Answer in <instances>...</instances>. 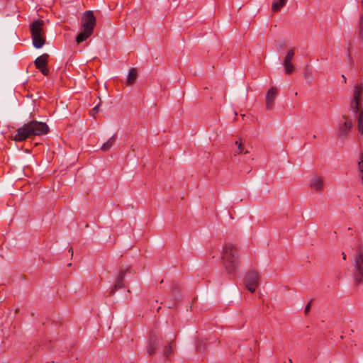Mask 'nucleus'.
<instances>
[{
    "mask_svg": "<svg viewBox=\"0 0 363 363\" xmlns=\"http://www.w3.org/2000/svg\"><path fill=\"white\" fill-rule=\"evenodd\" d=\"M49 130V127L45 123L33 120L19 127L9 138L16 142H23L34 136L45 135Z\"/></svg>",
    "mask_w": 363,
    "mask_h": 363,
    "instance_id": "obj_1",
    "label": "nucleus"
},
{
    "mask_svg": "<svg viewBox=\"0 0 363 363\" xmlns=\"http://www.w3.org/2000/svg\"><path fill=\"white\" fill-rule=\"evenodd\" d=\"M222 259L228 272L234 274L240 263L237 246L230 242L225 243L223 247Z\"/></svg>",
    "mask_w": 363,
    "mask_h": 363,
    "instance_id": "obj_2",
    "label": "nucleus"
},
{
    "mask_svg": "<svg viewBox=\"0 0 363 363\" xmlns=\"http://www.w3.org/2000/svg\"><path fill=\"white\" fill-rule=\"evenodd\" d=\"M96 19L92 11H86L82 17V30L77 35L76 41L81 43L88 39L93 33Z\"/></svg>",
    "mask_w": 363,
    "mask_h": 363,
    "instance_id": "obj_3",
    "label": "nucleus"
},
{
    "mask_svg": "<svg viewBox=\"0 0 363 363\" xmlns=\"http://www.w3.org/2000/svg\"><path fill=\"white\" fill-rule=\"evenodd\" d=\"M342 120L340 121L337 130V136L338 138L344 140L349 135L353 128L352 121L346 115H342Z\"/></svg>",
    "mask_w": 363,
    "mask_h": 363,
    "instance_id": "obj_4",
    "label": "nucleus"
},
{
    "mask_svg": "<svg viewBox=\"0 0 363 363\" xmlns=\"http://www.w3.org/2000/svg\"><path fill=\"white\" fill-rule=\"evenodd\" d=\"M259 277L257 272L254 270L249 271L244 279V284L245 288L247 289L250 292L253 293L255 291L256 288L259 285Z\"/></svg>",
    "mask_w": 363,
    "mask_h": 363,
    "instance_id": "obj_5",
    "label": "nucleus"
},
{
    "mask_svg": "<svg viewBox=\"0 0 363 363\" xmlns=\"http://www.w3.org/2000/svg\"><path fill=\"white\" fill-rule=\"evenodd\" d=\"M48 54H43L38 57L34 61L35 67L45 76H48L50 73L49 69L47 67L48 63Z\"/></svg>",
    "mask_w": 363,
    "mask_h": 363,
    "instance_id": "obj_6",
    "label": "nucleus"
},
{
    "mask_svg": "<svg viewBox=\"0 0 363 363\" xmlns=\"http://www.w3.org/2000/svg\"><path fill=\"white\" fill-rule=\"evenodd\" d=\"M162 342V338L158 337L155 333H151L149 341L147 345V352L150 355H152L156 352L157 349Z\"/></svg>",
    "mask_w": 363,
    "mask_h": 363,
    "instance_id": "obj_7",
    "label": "nucleus"
},
{
    "mask_svg": "<svg viewBox=\"0 0 363 363\" xmlns=\"http://www.w3.org/2000/svg\"><path fill=\"white\" fill-rule=\"evenodd\" d=\"M294 49H291L287 52L286 55L284 60L283 65L284 67L285 72L287 74H291L294 70V66L292 63V60L294 57Z\"/></svg>",
    "mask_w": 363,
    "mask_h": 363,
    "instance_id": "obj_8",
    "label": "nucleus"
},
{
    "mask_svg": "<svg viewBox=\"0 0 363 363\" xmlns=\"http://www.w3.org/2000/svg\"><path fill=\"white\" fill-rule=\"evenodd\" d=\"M128 272H130L129 269H124L120 271L116 279L114 286L109 291L110 295H113L116 290L124 287V277Z\"/></svg>",
    "mask_w": 363,
    "mask_h": 363,
    "instance_id": "obj_9",
    "label": "nucleus"
},
{
    "mask_svg": "<svg viewBox=\"0 0 363 363\" xmlns=\"http://www.w3.org/2000/svg\"><path fill=\"white\" fill-rule=\"evenodd\" d=\"M277 89L276 87H271L266 94V108L268 110L272 109L274 105V101L277 96Z\"/></svg>",
    "mask_w": 363,
    "mask_h": 363,
    "instance_id": "obj_10",
    "label": "nucleus"
},
{
    "mask_svg": "<svg viewBox=\"0 0 363 363\" xmlns=\"http://www.w3.org/2000/svg\"><path fill=\"white\" fill-rule=\"evenodd\" d=\"M43 26H44V21L40 19L35 20L30 25V30L31 33V35H36V34H40L44 33L43 32Z\"/></svg>",
    "mask_w": 363,
    "mask_h": 363,
    "instance_id": "obj_11",
    "label": "nucleus"
},
{
    "mask_svg": "<svg viewBox=\"0 0 363 363\" xmlns=\"http://www.w3.org/2000/svg\"><path fill=\"white\" fill-rule=\"evenodd\" d=\"M310 186L316 191H321L323 189V178L318 175H314L310 180Z\"/></svg>",
    "mask_w": 363,
    "mask_h": 363,
    "instance_id": "obj_12",
    "label": "nucleus"
},
{
    "mask_svg": "<svg viewBox=\"0 0 363 363\" xmlns=\"http://www.w3.org/2000/svg\"><path fill=\"white\" fill-rule=\"evenodd\" d=\"M31 38L33 40V45L37 49L41 48L45 43L44 33L31 35Z\"/></svg>",
    "mask_w": 363,
    "mask_h": 363,
    "instance_id": "obj_13",
    "label": "nucleus"
},
{
    "mask_svg": "<svg viewBox=\"0 0 363 363\" xmlns=\"http://www.w3.org/2000/svg\"><path fill=\"white\" fill-rule=\"evenodd\" d=\"M354 266V267H363V245H360L357 250Z\"/></svg>",
    "mask_w": 363,
    "mask_h": 363,
    "instance_id": "obj_14",
    "label": "nucleus"
},
{
    "mask_svg": "<svg viewBox=\"0 0 363 363\" xmlns=\"http://www.w3.org/2000/svg\"><path fill=\"white\" fill-rule=\"evenodd\" d=\"M137 76H138V72H137L136 68H131L129 70V72L128 74V78H127V82H126L127 84L128 85L133 84L135 82Z\"/></svg>",
    "mask_w": 363,
    "mask_h": 363,
    "instance_id": "obj_15",
    "label": "nucleus"
},
{
    "mask_svg": "<svg viewBox=\"0 0 363 363\" xmlns=\"http://www.w3.org/2000/svg\"><path fill=\"white\" fill-rule=\"evenodd\" d=\"M363 91L362 84H357L354 86V94L352 98V101H360V98L362 96V93Z\"/></svg>",
    "mask_w": 363,
    "mask_h": 363,
    "instance_id": "obj_16",
    "label": "nucleus"
},
{
    "mask_svg": "<svg viewBox=\"0 0 363 363\" xmlns=\"http://www.w3.org/2000/svg\"><path fill=\"white\" fill-rule=\"evenodd\" d=\"M116 140V135L113 134L105 143L103 144L101 149L103 151L109 150L115 143Z\"/></svg>",
    "mask_w": 363,
    "mask_h": 363,
    "instance_id": "obj_17",
    "label": "nucleus"
},
{
    "mask_svg": "<svg viewBox=\"0 0 363 363\" xmlns=\"http://www.w3.org/2000/svg\"><path fill=\"white\" fill-rule=\"evenodd\" d=\"M354 284H359L362 281L363 279V267H354Z\"/></svg>",
    "mask_w": 363,
    "mask_h": 363,
    "instance_id": "obj_18",
    "label": "nucleus"
},
{
    "mask_svg": "<svg viewBox=\"0 0 363 363\" xmlns=\"http://www.w3.org/2000/svg\"><path fill=\"white\" fill-rule=\"evenodd\" d=\"M288 0H274L272 3V9L274 12H277L283 7Z\"/></svg>",
    "mask_w": 363,
    "mask_h": 363,
    "instance_id": "obj_19",
    "label": "nucleus"
},
{
    "mask_svg": "<svg viewBox=\"0 0 363 363\" xmlns=\"http://www.w3.org/2000/svg\"><path fill=\"white\" fill-rule=\"evenodd\" d=\"M362 106H360V101H351L350 105V109L355 114H358Z\"/></svg>",
    "mask_w": 363,
    "mask_h": 363,
    "instance_id": "obj_20",
    "label": "nucleus"
},
{
    "mask_svg": "<svg viewBox=\"0 0 363 363\" xmlns=\"http://www.w3.org/2000/svg\"><path fill=\"white\" fill-rule=\"evenodd\" d=\"M172 341L169 342V344L166 346H164V356L166 358L170 357L171 354L173 352L172 346Z\"/></svg>",
    "mask_w": 363,
    "mask_h": 363,
    "instance_id": "obj_21",
    "label": "nucleus"
},
{
    "mask_svg": "<svg viewBox=\"0 0 363 363\" xmlns=\"http://www.w3.org/2000/svg\"><path fill=\"white\" fill-rule=\"evenodd\" d=\"M358 169L363 170V151L360 152L359 156Z\"/></svg>",
    "mask_w": 363,
    "mask_h": 363,
    "instance_id": "obj_22",
    "label": "nucleus"
},
{
    "mask_svg": "<svg viewBox=\"0 0 363 363\" xmlns=\"http://www.w3.org/2000/svg\"><path fill=\"white\" fill-rule=\"evenodd\" d=\"M358 123V130L361 135H363V121H357Z\"/></svg>",
    "mask_w": 363,
    "mask_h": 363,
    "instance_id": "obj_23",
    "label": "nucleus"
},
{
    "mask_svg": "<svg viewBox=\"0 0 363 363\" xmlns=\"http://www.w3.org/2000/svg\"><path fill=\"white\" fill-rule=\"evenodd\" d=\"M100 106V103L96 105L95 107H94L91 111V114L94 116L96 113L99 112V108Z\"/></svg>",
    "mask_w": 363,
    "mask_h": 363,
    "instance_id": "obj_24",
    "label": "nucleus"
},
{
    "mask_svg": "<svg viewBox=\"0 0 363 363\" xmlns=\"http://www.w3.org/2000/svg\"><path fill=\"white\" fill-rule=\"evenodd\" d=\"M311 303H312V300L310 301L307 305L305 307V309H304V313L305 314H308V312L310 311V309H311Z\"/></svg>",
    "mask_w": 363,
    "mask_h": 363,
    "instance_id": "obj_25",
    "label": "nucleus"
},
{
    "mask_svg": "<svg viewBox=\"0 0 363 363\" xmlns=\"http://www.w3.org/2000/svg\"><path fill=\"white\" fill-rule=\"evenodd\" d=\"M357 121H363V107L361 108L360 112L356 116Z\"/></svg>",
    "mask_w": 363,
    "mask_h": 363,
    "instance_id": "obj_26",
    "label": "nucleus"
},
{
    "mask_svg": "<svg viewBox=\"0 0 363 363\" xmlns=\"http://www.w3.org/2000/svg\"><path fill=\"white\" fill-rule=\"evenodd\" d=\"M235 143H236V144H238V152H237V153H238V154H240V153H242V151H243V147H242V144H241L240 143H238V141H236V142H235Z\"/></svg>",
    "mask_w": 363,
    "mask_h": 363,
    "instance_id": "obj_27",
    "label": "nucleus"
},
{
    "mask_svg": "<svg viewBox=\"0 0 363 363\" xmlns=\"http://www.w3.org/2000/svg\"><path fill=\"white\" fill-rule=\"evenodd\" d=\"M357 172L358 176L361 178L362 182L363 183V170L357 169Z\"/></svg>",
    "mask_w": 363,
    "mask_h": 363,
    "instance_id": "obj_28",
    "label": "nucleus"
},
{
    "mask_svg": "<svg viewBox=\"0 0 363 363\" xmlns=\"http://www.w3.org/2000/svg\"><path fill=\"white\" fill-rule=\"evenodd\" d=\"M342 259H343L344 260H345V259H347V255H345V252H342Z\"/></svg>",
    "mask_w": 363,
    "mask_h": 363,
    "instance_id": "obj_29",
    "label": "nucleus"
},
{
    "mask_svg": "<svg viewBox=\"0 0 363 363\" xmlns=\"http://www.w3.org/2000/svg\"><path fill=\"white\" fill-rule=\"evenodd\" d=\"M68 252L71 254V256L73 255V250H72V248H69Z\"/></svg>",
    "mask_w": 363,
    "mask_h": 363,
    "instance_id": "obj_30",
    "label": "nucleus"
},
{
    "mask_svg": "<svg viewBox=\"0 0 363 363\" xmlns=\"http://www.w3.org/2000/svg\"><path fill=\"white\" fill-rule=\"evenodd\" d=\"M342 77L343 79L344 82H346L347 79H346L345 76L344 74H342Z\"/></svg>",
    "mask_w": 363,
    "mask_h": 363,
    "instance_id": "obj_31",
    "label": "nucleus"
},
{
    "mask_svg": "<svg viewBox=\"0 0 363 363\" xmlns=\"http://www.w3.org/2000/svg\"><path fill=\"white\" fill-rule=\"evenodd\" d=\"M197 350H198V351H201V346L197 347Z\"/></svg>",
    "mask_w": 363,
    "mask_h": 363,
    "instance_id": "obj_32",
    "label": "nucleus"
},
{
    "mask_svg": "<svg viewBox=\"0 0 363 363\" xmlns=\"http://www.w3.org/2000/svg\"><path fill=\"white\" fill-rule=\"evenodd\" d=\"M289 363H292V360L291 359H289Z\"/></svg>",
    "mask_w": 363,
    "mask_h": 363,
    "instance_id": "obj_33",
    "label": "nucleus"
}]
</instances>
